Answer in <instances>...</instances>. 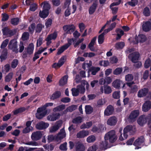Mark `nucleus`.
<instances>
[{
	"instance_id": "nucleus-1",
	"label": "nucleus",
	"mask_w": 151,
	"mask_h": 151,
	"mask_svg": "<svg viewBox=\"0 0 151 151\" xmlns=\"http://www.w3.org/2000/svg\"><path fill=\"white\" fill-rule=\"evenodd\" d=\"M105 141H102L99 145V147L102 150H104L107 149L108 147V140L110 143L114 142L117 139V137L115 134V132L114 130H111L107 133L104 136Z\"/></svg>"
},
{
	"instance_id": "nucleus-2",
	"label": "nucleus",
	"mask_w": 151,
	"mask_h": 151,
	"mask_svg": "<svg viewBox=\"0 0 151 151\" xmlns=\"http://www.w3.org/2000/svg\"><path fill=\"white\" fill-rule=\"evenodd\" d=\"M41 6H43L42 10L40 11L39 16L42 18H45L49 14V10L51 9L50 4L48 1H45L41 3Z\"/></svg>"
},
{
	"instance_id": "nucleus-3",
	"label": "nucleus",
	"mask_w": 151,
	"mask_h": 151,
	"mask_svg": "<svg viewBox=\"0 0 151 151\" xmlns=\"http://www.w3.org/2000/svg\"><path fill=\"white\" fill-rule=\"evenodd\" d=\"M137 122L138 124L141 126H143L147 122L148 124L149 125L151 122V115L149 114L146 116L144 115L141 116L137 119Z\"/></svg>"
},
{
	"instance_id": "nucleus-4",
	"label": "nucleus",
	"mask_w": 151,
	"mask_h": 151,
	"mask_svg": "<svg viewBox=\"0 0 151 151\" xmlns=\"http://www.w3.org/2000/svg\"><path fill=\"white\" fill-rule=\"evenodd\" d=\"M149 89L147 88H144L139 90L137 93V96L139 98H142L145 96L148 93L147 98H151V92H149Z\"/></svg>"
},
{
	"instance_id": "nucleus-5",
	"label": "nucleus",
	"mask_w": 151,
	"mask_h": 151,
	"mask_svg": "<svg viewBox=\"0 0 151 151\" xmlns=\"http://www.w3.org/2000/svg\"><path fill=\"white\" fill-rule=\"evenodd\" d=\"M63 29L66 32L63 34V35L65 36L67 34H71L73 32L75 29L76 27L73 24H69L64 25Z\"/></svg>"
},
{
	"instance_id": "nucleus-6",
	"label": "nucleus",
	"mask_w": 151,
	"mask_h": 151,
	"mask_svg": "<svg viewBox=\"0 0 151 151\" xmlns=\"http://www.w3.org/2000/svg\"><path fill=\"white\" fill-rule=\"evenodd\" d=\"M135 40H133L132 42L134 45L138 44V42L142 43L145 42L147 40L146 36L144 34H139L137 36L136 35L135 37Z\"/></svg>"
},
{
	"instance_id": "nucleus-7",
	"label": "nucleus",
	"mask_w": 151,
	"mask_h": 151,
	"mask_svg": "<svg viewBox=\"0 0 151 151\" xmlns=\"http://www.w3.org/2000/svg\"><path fill=\"white\" fill-rule=\"evenodd\" d=\"M9 48L12 50V51L16 53L18 52L17 48V42L15 39H13L11 40L8 45Z\"/></svg>"
},
{
	"instance_id": "nucleus-8",
	"label": "nucleus",
	"mask_w": 151,
	"mask_h": 151,
	"mask_svg": "<svg viewBox=\"0 0 151 151\" xmlns=\"http://www.w3.org/2000/svg\"><path fill=\"white\" fill-rule=\"evenodd\" d=\"M139 56V53L135 51L129 54L128 58L129 59H131L132 62L135 63L138 60Z\"/></svg>"
},
{
	"instance_id": "nucleus-9",
	"label": "nucleus",
	"mask_w": 151,
	"mask_h": 151,
	"mask_svg": "<svg viewBox=\"0 0 151 151\" xmlns=\"http://www.w3.org/2000/svg\"><path fill=\"white\" fill-rule=\"evenodd\" d=\"M49 126V123L42 121L37 123L35 127L37 129L40 130L45 129Z\"/></svg>"
},
{
	"instance_id": "nucleus-10",
	"label": "nucleus",
	"mask_w": 151,
	"mask_h": 151,
	"mask_svg": "<svg viewBox=\"0 0 151 151\" xmlns=\"http://www.w3.org/2000/svg\"><path fill=\"white\" fill-rule=\"evenodd\" d=\"M42 136V132L38 131L32 133L31 137L33 141H37L41 139Z\"/></svg>"
},
{
	"instance_id": "nucleus-11",
	"label": "nucleus",
	"mask_w": 151,
	"mask_h": 151,
	"mask_svg": "<svg viewBox=\"0 0 151 151\" xmlns=\"http://www.w3.org/2000/svg\"><path fill=\"white\" fill-rule=\"evenodd\" d=\"M114 112V108L112 105H109L107 106L104 111V115L109 116L113 114Z\"/></svg>"
},
{
	"instance_id": "nucleus-12",
	"label": "nucleus",
	"mask_w": 151,
	"mask_h": 151,
	"mask_svg": "<svg viewBox=\"0 0 151 151\" xmlns=\"http://www.w3.org/2000/svg\"><path fill=\"white\" fill-rule=\"evenodd\" d=\"M139 114L138 110H134L132 111L130 113L127 119L129 120H132L137 118Z\"/></svg>"
},
{
	"instance_id": "nucleus-13",
	"label": "nucleus",
	"mask_w": 151,
	"mask_h": 151,
	"mask_svg": "<svg viewBox=\"0 0 151 151\" xmlns=\"http://www.w3.org/2000/svg\"><path fill=\"white\" fill-rule=\"evenodd\" d=\"M75 147V151H85L86 149L84 145L79 141L76 143Z\"/></svg>"
},
{
	"instance_id": "nucleus-14",
	"label": "nucleus",
	"mask_w": 151,
	"mask_h": 151,
	"mask_svg": "<svg viewBox=\"0 0 151 151\" xmlns=\"http://www.w3.org/2000/svg\"><path fill=\"white\" fill-rule=\"evenodd\" d=\"M98 5V1L97 0H95L90 6L88 9L89 13L90 14H92L95 12Z\"/></svg>"
},
{
	"instance_id": "nucleus-15",
	"label": "nucleus",
	"mask_w": 151,
	"mask_h": 151,
	"mask_svg": "<svg viewBox=\"0 0 151 151\" xmlns=\"http://www.w3.org/2000/svg\"><path fill=\"white\" fill-rule=\"evenodd\" d=\"M142 30L145 32L149 31L151 29V23L149 21H146L142 25Z\"/></svg>"
},
{
	"instance_id": "nucleus-16",
	"label": "nucleus",
	"mask_w": 151,
	"mask_h": 151,
	"mask_svg": "<svg viewBox=\"0 0 151 151\" xmlns=\"http://www.w3.org/2000/svg\"><path fill=\"white\" fill-rule=\"evenodd\" d=\"M151 107V102L149 101H145L142 106V110L145 112L148 111Z\"/></svg>"
},
{
	"instance_id": "nucleus-17",
	"label": "nucleus",
	"mask_w": 151,
	"mask_h": 151,
	"mask_svg": "<svg viewBox=\"0 0 151 151\" xmlns=\"http://www.w3.org/2000/svg\"><path fill=\"white\" fill-rule=\"evenodd\" d=\"M133 127L132 125H127L124 129L123 130V136L124 139H126L127 138L128 135L127 133L132 130Z\"/></svg>"
},
{
	"instance_id": "nucleus-18",
	"label": "nucleus",
	"mask_w": 151,
	"mask_h": 151,
	"mask_svg": "<svg viewBox=\"0 0 151 151\" xmlns=\"http://www.w3.org/2000/svg\"><path fill=\"white\" fill-rule=\"evenodd\" d=\"M145 139L144 136H142L136 139L133 143V145L135 146L140 145L145 142Z\"/></svg>"
},
{
	"instance_id": "nucleus-19",
	"label": "nucleus",
	"mask_w": 151,
	"mask_h": 151,
	"mask_svg": "<svg viewBox=\"0 0 151 151\" xmlns=\"http://www.w3.org/2000/svg\"><path fill=\"white\" fill-rule=\"evenodd\" d=\"M60 116L59 113L52 114L47 116V119L52 121H54L59 118Z\"/></svg>"
},
{
	"instance_id": "nucleus-20",
	"label": "nucleus",
	"mask_w": 151,
	"mask_h": 151,
	"mask_svg": "<svg viewBox=\"0 0 151 151\" xmlns=\"http://www.w3.org/2000/svg\"><path fill=\"white\" fill-rule=\"evenodd\" d=\"M8 50L7 49H4L3 50L0 56L1 61V62L6 60L7 58Z\"/></svg>"
},
{
	"instance_id": "nucleus-21",
	"label": "nucleus",
	"mask_w": 151,
	"mask_h": 151,
	"mask_svg": "<svg viewBox=\"0 0 151 151\" xmlns=\"http://www.w3.org/2000/svg\"><path fill=\"white\" fill-rule=\"evenodd\" d=\"M57 35V32L55 31L53 33L49 35L46 39L45 40L49 42L52 40H55L56 38Z\"/></svg>"
},
{
	"instance_id": "nucleus-22",
	"label": "nucleus",
	"mask_w": 151,
	"mask_h": 151,
	"mask_svg": "<svg viewBox=\"0 0 151 151\" xmlns=\"http://www.w3.org/2000/svg\"><path fill=\"white\" fill-rule=\"evenodd\" d=\"M117 122V119L115 116H112L108 119L107 124L110 126L115 125Z\"/></svg>"
},
{
	"instance_id": "nucleus-23",
	"label": "nucleus",
	"mask_w": 151,
	"mask_h": 151,
	"mask_svg": "<svg viewBox=\"0 0 151 151\" xmlns=\"http://www.w3.org/2000/svg\"><path fill=\"white\" fill-rule=\"evenodd\" d=\"M88 131L82 130L78 132L76 135L77 138H84L88 135Z\"/></svg>"
},
{
	"instance_id": "nucleus-24",
	"label": "nucleus",
	"mask_w": 151,
	"mask_h": 151,
	"mask_svg": "<svg viewBox=\"0 0 151 151\" xmlns=\"http://www.w3.org/2000/svg\"><path fill=\"white\" fill-rule=\"evenodd\" d=\"M61 93L60 91H55L50 96V99L54 100L57 99L61 96Z\"/></svg>"
},
{
	"instance_id": "nucleus-25",
	"label": "nucleus",
	"mask_w": 151,
	"mask_h": 151,
	"mask_svg": "<svg viewBox=\"0 0 151 151\" xmlns=\"http://www.w3.org/2000/svg\"><path fill=\"white\" fill-rule=\"evenodd\" d=\"M122 83V81L119 79H116L112 83V86L115 88L119 89L120 88V85Z\"/></svg>"
},
{
	"instance_id": "nucleus-26",
	"label": "nucleus",
	"mask_w": 151,
	"mask_h": 151,
	"mask_svg": "<svg viewBox=\"0 0 151 151\" xmlns=\"http://www.w3.org/2000/svg\"><path fill=\"white\" fill-rule=\"evenodd\" d=\"M34 47V46L33 43H31L29 44L27 49V52L29 55H30L33 53Z\"/></svg>"
},
{
	"instance_id": "nucleus-27",
	"label": "nucleus",
	"mask_w": 151,
	"mask_h": 151,
	"mask_svg": "<svg viewBox=\"0 0 151 151\" xmlns=\"http://www.w3.org/2000/svg\"><path fill=\"white\" fill-rule=\"evenodd\" d=\"M68 78V76H65L62 78L59 81V86H62L66 84L67 82Z\"/></svg>"
},
{
	"instance_id": "nucleus-28",
	"label": "nucleus",
	"mask_w": 151,
	"mask_h": 151,
	"mask_svg": "<svg viewBox=\"0 0 151 151\" xmlns=\"http://www.w3.org/2000/svg\"><path fill=\"white\" fill-rule=\"evenodd\" d=\"M65 108V106L64 104H61L55 107L53 109L54 112L60 111L64 110Z\"/></svg>"
},
{
	"instance_id": "nucleus-29",
	"label": "nucleus",
	"mask_w": 151,
	"mask_h": 151,
	"mask_svg": "<svg viewBox=\"0 0 151 151\" xmlns=\"http://www.w3.org/2000/svg\"><path fill=\"white\" fill-rule=\"evenodd\" d=\"M125 45V43L123 42H120L116 43L115 45V47L117 49H122Z\"/></svg>"
},
{
	"instance_id": "nucleus-30",
	"label": "nucleus",
	"mask_w": 151,
	"mask_h": 151,
	"mask_svg": "<svg viewBox=\"0 0 151 151\" xmlns=\"http://www.w3.org/2000/svg\"><path fill=\"white\" fill-rule=\"evenodd\" d=\"M81 84L78 85L77 86V88H78V90L79 93L81 94H83L84 93L85 89L84 86L82 83V81L81 82Z\"/></svg>"
},
{
	"instance_id": "nucleus-31",
	"label": "nucleus",
	"mask_w": 151,
	"mask_h": 151,
	"mask_svg": "<svg viewBox=\"0 0 151 151\" xmlns=\"http://www.w3.org/2000/svg\"><path fill=\"white\" fill-rule=\"evenodd\" d=\"M19 22V19L18 17L13 18L11 19L10 23L14 26H16L18 24Z\"/></svg>"
},
{
	"instance_id": "nucleus-32",
	"label": "nucleus",
	"mask_w": 151,
	"mask_h": 151,
	"mask_svg": "<svg viewBox=\"0 0 151 151\" xmlns=\"http://www.w3.org/2000/svg\"><path fill=\"white\" fill-rule=\"evenodd\" d=\"M47 113V111H45L42 113H37L36 114V116L37 119H41L46 115Z\"/></svg>"
},
{
	"instance_id": "nucleus-33",
	"label": "nucleus",
	"mask_w": 151,
	"mask_h": 151,
	"mask_svg": "<svg viewBox=\"0 0 151 151\" xmlns=\"http://www.w3.org/2000/svg\"><path fill=\"white\" fill-rule=\"evenodd\" d=\"M66 56L64 55L59 60L58 63L60 65V66L61 67L64 63L66 59Z\"/></svg>"
},
{
	"instance_id": "nucleus-34",
	"label": "nucleus",
	"mask_w": 151,
	"mask_h": 151,
	"mask_svg": "<svg viewBox=\"0 0 151 151\" xmlns=\"http://www.w3.org/2000/svg\"><path fill=\"white\" fill-rule=\"evenodd\" d=\"M100 68L99 67H93L91 68L90 71L91 72V74L93 75H95L96 73L100 70Z\"/></svg>"
},
{
	"instance_id": "nucleus-35",
	"label": "nucleus",
	"mask_w": 151,
	"mask_h": 151,
	"mask_svg": "<svg viewBox=\"0 0 151 151\" xmlns=\"http://www.w3.org/2000/svg\"><path fill=\"white\" fill-rule=\"evenodd\" d=\"M85 111L86 114H91L93 111V108L90 105H86L85 107Z\"/></svg>"
},
{
	"instance_id": "nucleus-36",
	"label": "nucleus",
	"mask_w": 151,
	"mask_h": 151,
	"mask_svg": "<svg viewBox=\"0 0 151 151\" xmlns=\"http://www.w3.org/2000/svg\"><path fill=\"white\" fill-rule=\"evenodd\" d=\"M104 92L105 93L109 94L111 93L112 91L110 86L107 85H104Z\"/></svg>"
},
{
	"instance_id": "nucleus-37",
	"label": "nucleus",
	"mask_w": 151,
	"mask_h": 151,
	"mask_svg": "<svg viewBox=\"0 0 151 151\" xmlns=\"http://www.w3.org/2000/svg\"><path fill=\"white\" fill-rule=\"evenodd\" d=\"M25 110L26 109L25 107H20L14 110L13 112V114L14 115H16L19 113L24 112Z\"/></svg>"
},
{
	"instance_id": "nucleus-38",
	"label": "nucleus",
	"mask_w": 151,
	"mask_h": 151,
	"mask_svg": "<svg viewBox=\"0 0 151 151\" xmlns=\"http://www.w3.org/2000/svg\"><path fill=\"white\" fill-rule=\"evenodd\" d=\"M122 70L123 69L122 68H117L113 71V74L116 75H120L122 73Z\"/></svg>"
},
{
	"instance_id": "nucleus-39",
	"label": "nucleus",
	"mask_w": 151,
	"mask_h": 151,
	"mask_svg": "<svg viewBox=\"0 0 151 151\" xmlns=\"http://www.w3.org/2000/svg\"><path fill=\"white\" fill-rule=\"evenodd\" d=\"M82 118L80 116L76 117L72 120V122L74 124H77L81 123L82 122Z\"/></svg>"
},
{
	"instance_id": "nucleus-40",
	"label": "nucleus",
	"mask_w": 151,
	"mask_h": 151,
	"mask_svg": "<svg viewBox=\"0 0 151 151\" xmlns=\"http://www.w3.org/2000/svg\"><path fill=\"white\" fill-rule=\"evenodd\" d=\"M35 24L34 23H32L30 26L29 27V32L31 34H33L34 32L35 28Z\"/></svg>"
},
{
	"instance_id": "nucleus-41",
	"label": "nucleus",
	"mask_w": 151,
	"mask_h": 151,
	"mask_svg": "<svg viewBox=\"0 0 151 151\" xmlns=\"http://www.w3.org/2000/svg\"><path fill=\"white\" fill-rule=\"evenodd\" d=\"M104 33H101L98 37V42L99 44H102L104 40Z\"/></svg>"
},
{
	"instance_id": "nucleus-42",
	"label": "nucleus",
	"mask_w": 151,
	"mask_h": 151,
	"mask_svg": "<svg viewBox=\"0 0 151 151\" xmlns=\"http://www.w3.org/2000/svg\"><path fill=\"white\" fill-rule=\"evenodd\" d=\"M13 73L12 72L9 73L6 76L5 79V81L6 82H9L12 78Z\"/></svg>"
},
{
	"instance_id": "nucleus-43",
	"label": "nucleus",
	"mask_w": 151,
	"mask_h": 151,
	"mask_svg": "<svg viewBox=\"0 0 151 151\" xmlns=\"http://www.w3.org/2000/svg\"><path fill=\"white\" fill-rule=\"evenodd\" d=\"M143 14L146 17L149 16L150 14L149 9L147 7H146L143 9Z\"/></svg>"
},
{
	"instance_id": "nucleus-44",
	"label": "nucleus",
	"mask_w": 151,
	"mask_h": 151,
	"mask_svg": "<svg viewBox=\"0 0 151 151\" xmlns=\"http://www.w3.org/2000/svg\"><path fill=\"white\" fill-rule=\"evenodd\" d=\"M96 138L93 135H91L87 138V141L88 143L93 142L95 141Z\"/></svg>"
},
{
	"instance_id": "nucleus-45",
	"label": "nucleus",
	"mask_w": 151,
	"mask_h": 151,
	"mask_svg": "<svg viewBox=\"0 0 151 151\" xmlns=\"http://www.w3.org/2000/svg\"><path fill=\"white\" fill-rule=\"evenodd\" d=\"M78 89L77 88H75L72 89V94L73 96H77L78 95L79 92Z\"/></svg>"
},
{
	"instance_id": "nucleus-46",
	"label": "nucleus",
	"mask_w": 151,
	"mask_h": 151,
	"mask_svg": "<svg viewBox=\"0 0 151 151\" xmlns=\"http://www.w3.org/2000/svg\"><path fill=\"white\" fill-rule=\"evenodd\" d=\"M18 60L16 59H14L11 62V66L13 68H15L17 66L18 64Z\"/></svg>"
},
{
	"instance_id": "nucleus-47",
	"label": "nucleus",
	"mask_w": 151,
	"mask_h": 151,
	"mask_svg": "<svg viewBox=\"0 0 151 151\" xmlns=\"http://www.w3.org/2000/svg\"><path fill=\"white\" fill-rule=\"evenodd\" d=\"M75 40V39L73 38L68 39V43L65 44L64 45L67 49H68L70 47V46L71 45L72 42H74Z\"/></svg>"
},
{
	"instance_id": "nucleus-48",
	"label": "nucleus",
	"mask_w": 151,
	"mask_h": 151,
	"mask_svg": "<svg viewBox=\"0 0 151 151\" xmlns=\"http://www.w3.org/2000/svg\"><path fill=\"white\" fill-rule=\"evenodd\" d=\"M138 0H131V1L127 2L128 5L133 7L135 6L138 4Z\"/></svg>"
},
{
	"instance_id": "nucleus-49",
	"label": "nucleus",
	"mask_w": 151,
	"mask_h": 151,
	"mask_svg": "<svg viewBox=\"0 0 151 151\" xmlns=\"http://www.w3.org/2000/svg\"><path fill=\"white\" fill-rule=\"evenodd\" d=\"M42 29V24L40 23L37 24L35 29L36 32L39 33L40 32Z\"/></svg>"
},
{
	"instance_id": "nucleus-50",
	"label": "nucleus",
	"mask_w": 151,
	"mask_h": 151,
	"mask_svg": "<svg viewBox=\"0 0 151 151\" xmlns=\"http://www.w3.org/2000/svg\"><path fill=\"white\" fill-rule=\"evenodd\" d=\"M125 78L126 81L128 82L132 81L133 79V76L132 74H128L125 76Z\"/></svg>"
},
{
	"instance_id": "nucleus-51",
	"label": "nucleus",
	"mask_w": 151,
	"mask_h": 151,
	"mask_svg": "<svg viewBox=\"0 0 151 151\" xmlns=\"http://www.w3.org/2000/svg\"><path fill=\"white\" fill-rule=\"evenodd\" d=\"M9 42V40L8 39L5 40L2 43L1 46V49H5V48L7 46Z\"/></svg>"
},
{
	"instance_id": "nucleus-52",
	"label": "nucleus",
	"mask_w": 151,
	"mask_h": 151,
	"mask_svg": "<svg viewBox=\"0 0 151 151\" xmlns=\"http://www.w3.org/2000/svg\"><path fill=\"white\" fill-rule=\"evenodd\" d=\"M151 61L150 58H148L147 59L145 63L144 67L146 68H148L151 64Z\"/></svg>"
},
{
	"instance_id": "nucleus-53",
	"label": "nucleus",
	"mask_w": 151,
	"mask_h": 151,
	"mask_svg": "<svg viewBox=\"0 0 151 151\" xmlns=\"http://www.w3.org/2000/svg\"><path fill=\"white\" fill-rule=\"evenodd\" d=\"M120 92L119 91H115L113 94V97L115 99H118L120 97Z\"/></svg>"
},
{
	"instance_id": "nucleus-54",
	"label": "nucleus",
	"mask_w": 151,
	"mask_h": 151,
	"mask_svg": "<svg viewBox=\"0 0 151 151\" xmlns=\"http://www.w3.org/2000/svg\"><path fill=\"white\" fill-rule=\"evenodd\" d=\"M112 80L110 77H106L104 79V84L106 83L107 85L110 84Z\"/></svg>"
},
{
	"instance_id": "nucleus-55",
	"label": "nucleus",
	"mask_w": 151,
	"mask_h": 151,
	"mask_svg": "<svg viewBox=\"0 0 151 151\" xmlns=\"http://www.w3.org/2000/svg\"><path fill=\"white\" fill-rule=\"evenodd\" d=\"M52 4L54 6H58L60 4V0H52Z\"/></svg>"
},
{
	"instance_id": "nucleus-56",
	"label": "nucleus",
	"mask_w": 151,
	"mask_h": 151,
	"mask_svg": "<svg viewBox=\"0 0 151 151\" xmlns=\"http://www.w3.org/2000/svg\"><path fill=\"white\" fill-rule=\"evenodd\" d=\"M67 49L64 45L61 46L60 48L58 50L57 54L60 55L65 50Z\"/></svg>"
},
{
	"instance_id": "nucleus-57",
	"label": "nucleus",
	"mask_w": 151,
	"mask_h": 151,
	"mask_svg": "<svg viewBox=\"0 0 151 151\" xmlns=\"http://www.w3.org/2000/svg\"><path fill=\"white\" fill-rule=\"evenodd\" d=\"M91 85L92 88H93L95 86H99V81L97 80H93L91 81Z\"/></svg>"
},
{
	"instance_id": "nucleus-58",
	"label": "nucleus",
	"mask_w": 151,
	"mask_h": 151,
	"mask_svg": "<svg viewBox=\"0 0 151 151\" xmlns=\"http://www.w3.org/2000/svg\"><path fill=\"white\" fill-rule=\"evenodd\" d=\"M97 148V145H94L91 147H89L87 151H96Z\"/></svg>"
},
{
	"instance_id": "nucleus-59",
	"label": "nucleus",
	"mask_w": 151,
	"mask_h": 151,
	"mask_svg": "<svg viewBox=\"0 0 151 151\" xmlns=\"http://www.w3.org/2000/svg\"><path fill=\"white\" fill-rule=\"evenodd\" d=\"M67 144V143L66 142L61 144L59 147L60 149L62 150L66 151L67 150V148L66 147Z\"/></svg>"
},
{
	"instance_id": "nucleus-60",
	"label": "nucleus",
	"mask_w": 151,
	"mask_h": 151,
	"mask_svg": "<svg viewBox=\"0 0 151 151\" xmlns=\"http://www.w3.org/2000/svg\"><path fill=\"white\" fill-rule=\"evenodd\" d=\"M2 21H7L9 19V17L8 14L6 13H3L2 14Z\"/></svg>"
},
{
	"instance_id": "nucleus-61",
	"label": "nucleus",
	"mask_w": 151,
	"mask_h": 151,
	"mask_svg": "<svg viewBox=\"0 0 151 151\" xmlns=\"http://www.w3.org/2000/svg\"><path fill=\"white\" fill-rule=\"evenodd\" d=\"M149 72L148 70H145L143 74V78L144 80H146L149 77Z\"/></svg>"
},
{
	"instance_id": "nucleus-62",
	"label": "nucleus",
	"mask_w": 151,
	"mask_h": 151,
	"mask_svg": "<svg viewBox=\"0 0 151 151\" xmlns=\"http://www.w3.org/2000/svg\"><path fill=\"white\" fill-rule=\"evenodd\" d=\"M9 29L7 27L4 28L2 30L3 35L6 36H8L9 35Z\"/></svg>"
},
{
	"instance_id": "nucleus-63",
	"label": "nucleus",
	"mask_w": 151,
	"mask_h": 151,
	"mask_svg": "<svg viewBox=\"0 0 151 151\" xmlns=\"http://www.w3.org/2000/svg\"><path fill=\"white\" fill-rule=\"evenodd\" d=\"M131 88V93H134L137 91L138 87L136 85H134Z\"/></svg>"
},
{
	"instance_id": "nucleus-64",
	"label": "nucleus",
	"mask_w": 151,
	"mask_h": 151,
	"mask_svg": "<svg viewBox=\"0 0 151 151\" xmlns=\"http://www.w3.org/2000/svg\"><path fill=\"white\" fill-rule=\"evenodd\" d=\"M43 38L42 37H40L37 40L36 45L37 47H38L42 45V44Z\"/></svg>"
}]
</instances>
